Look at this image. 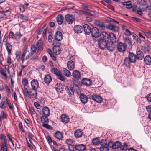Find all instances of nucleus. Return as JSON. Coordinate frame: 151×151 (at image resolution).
<instances>
[{
    "instance_id": "nucleus-12",
    "label": "nucleus",
    "mask_w": 151,
    "mask_h": 151,
    "mask_svg": "<svg viewBox=\"0 0 151 151\" xmlns=\"http://www.w3.org/2000/svg\"><path fill=\"white\" fill-rule=\"evenodd\" d=\"M83 28L84 31L86 34L89 35L91 33V29L88 25L85 24L83 26Z\"/></svg>"
},
{
    "instance_id": "nucleus-13",
    "label": "nucleus",
    "mask_w": 151,
    "mask_h": 151,
    "mask_svg": "<svg viewBox=\"0 0 151 151\" xmlns=\"http://www.w3.org/2000/svg\"><path fill=\"white\" fill-rule=\"evenodd\" d=\"M136 56L137 58L138 59L142 60L144 57V55L142 51L137 50Z\"/></svg>"
},
{
    "instance_id": "nucleus-35",
    "label": "nucleus",
    "mask_w": 151,
    "mask_h": 151,
    "mask_svg": "<svg viewBox=\"0 0 151 151\" xmlns=\"http://www.w3.org/2000/svg\"><path fill=\"white\" fill-rule=\"evenodd\" d=\"M121 143L119 141H117L113 143V149H116L119 147H120Z\"/></svg>"
},
{
    "instance_id": "nucleus-55",
    "label": "nucleus",
    "mask_w": 151,
    "mask_h": 151,
    "mask_svg": "<svg viewBox=\"0 0 151 151\" xmlns=\"http://www.w3.org/2000/svg\"><path fill=\"white\" fill-rule=\"evenodd\" d=\"M145 34L146 37L150 39H151V31L145 32Z\"/></svg>"
},
{
    "instance_id": "nucleus-37",
    "label": "nucleus",
    "mask_w": 151,
    "mask_h": 151,
    "mask_svg": "<svg viewBox=\"0 0 151 151\" xmlns=\"http://www.w3.org/2000/svg\"><path fill=\"white\" fill-rule=\"evenodd\" d=\"M121 3L123 5L127 6L126 8H131L132 6L131 5V2L130 1H129L127 2H122Z\"/></svg>"
},
{
    "instance_id": "nucleus-56",
    "label": "nucleus",
    "mask_w": 151,
    "mask_h": 151,
    "mask_svg": "<svg viewBox=\"0 0 151 151\" xmlns=\"http://www.w3.org/2000/svg\"><path fill=\"white\" fill-rule=\"evenodd\" d=\"M132 34L131 32L128 29H125L124 34L127 36H130Z\"/></svg>"
},
{
    "instance_id": "nucleus-49",
    "label": "nucleus",
    "mask_w": 151,
    "mask_h": 151,
    "mask_svg": "<svg viewBox=\"0 0 151 151\" xmlns=\"http://www.w3.org/2000/svg\"><path fill=\"white\" fill-rule=\"evenodd\" d=\"M100 151H109V148L107 147L102 146L99 148Z\"/></svg>"
},
{
    "instance_id": "nucleus-21",
    "label": "nucleus",
    "mask_w": 151,
    "mask_h": 151,
    "mask_svg": "<svg viewBox=\"0 0 151 151\" xmlns=\"http://www.w3.org/2000/svg\"><path fill=\"white\" fill-rule=\"evenodd\" d=\"M61 119L62 122L66 123L69 122V121L68 116L65 114H62L61 116Z\"/></svg>"
},
{
    "instance_id": "nucleus-22",
    "label": "nucleus",
    "mask_w": 151,
    "mask_h": 151,
    "mask_svg": "<svg viewBox=\"0 0 151 151\" xmlns=\"http://www.w3.org/2000/svg\"><path fill=\"white\" fill-rule=\"evenodd\" d=\"M101 39H105L108 41L109 40V34L105 32H102L100 34Z\"/></svg>"
},
{
    "instance_id": "nucleus-31",
    "label": "nucleus",
    "mask_w": 151,
    "mask_h": 151,
    "mask_svg": "<svg viewBox=\"0 0 151 151\" xmlns=\"http://www.w3.org/2000/svg\"><path fill=\"white\" fill-rule=\"evenodd\" d=\"M60 49V47L59 46H55L53 48L54 52L57 55H58L60 54L61 52Z\"/></svg>"
},
{
    "instance_id": "nucleus-46",
    "label": "nucleus",
    "mask_w": 151,
    "mask_h": 151,
    "mask_svg": "<svg viewBox=\"0 0 151 151\" xmlns=\"http://www.w3.org/2000/svg\"><path fill=\"white\" fill-rule=\"evenodd\" d=\"M19 18L20 19L24 20L25 21H27L28 20V17L26 16H25L23 14H20L19 17Z\"/></svg>"
},
{
    "instance_id": "nucleus-26",
    "label": "nucleus",
    "mask_w": 151,
    "mask_h": 151,
    "mask_svg": "<svg viewBox=\"0 0 151 151\" xmlns=\"http://www.w3.org/2000/svg\"><path fill=\"white\" fill-rule=\"evenodd\" d=\"M5 46L9 55H11V51L12 48V45L9 43H6Z\"/></svg>"
},
{
    "instance_id": "nucleus-29",
    "label": "nucleus",
    "mask_w": 151,
    "mask_h": 151,
    "mask_svg": "<svg viewBox=\"0 0 151 151\" xmlns=\"http://www.w3.org/2000/svg\"><path fill=\"white\" fill-rule=\"evenodd\" d=\"M65 90L68 95L71 96L74 94L73 89L72 88L70 87H66L65 88Z\"/></svg>"
},
{
    "instance_id": "nucleus-40",
    "label": "nucleus",
    "mask_w": 151,
    "mask_h": 151,
    "mask_svg": "<svg viewBox=\"0 0 151 151\" xmlns=\"http://www.w3.org/2000/svg\"><path fill=\"white\" fill-rule=\"evenodd\" d=\"M57 76V78L62 81H64L65 79V78L62 75L61 72H60L59 74H58Z\"/></svg>"
},
{
    "instance_id": "nucleus-54",
    "label": "nucleus",
    "mask_w": 151,
    "mask_h": 151,
    "mask_svg": "<svg viewBox=\"0 0 151 151\" xmlns=\"http://www.w3.org/2000/svg\"><path fill=\"white\" fill-rule=\"evenodd\" d=\"M47 124H42V126L44 127L49 129L52 130V127L50 125H48Z\"/></svg>"
},
{
    "instance_id": "nucleus-11",
    "label": "nucleus",
    "mask_w": 151,
    "mask_h": 151,
    "mask_svg": "<svg viewBox=\"0 0 151 151\" xmlns=\"http://www.w3.org/2000/svg\"><path fill=\"white\" fill-rule=\"evenodd\" d=\"M72 76L76 79L80 78L81 76V75L80 72L78 70H74L72 73Z\"/></svg>"
},
{
    "instance_id": "nucleus-51",
    "label": "nucleus",
    "mask_w": 151,
    "mask_h": 151,
    "mask_svg": "<svg viewBox=\"0 0 151 151\" xmlns=\"http://www.w3.org/2000/svg\"><path fill=\"white\" fill-rule=\"evenodd\" d=\"M6 104L5 101H2L0 103V108L2 109H5L6 108Z\"/></svg>"
},
{
    "instance_id": "nucleus-20",
    "label": "nucleus",
    "mask_w": 151,
    "mask_h": 151,
    "mask_svg": "<svg viewBox=\"0 0 151 151\" xmlns=\"http://www.w3.org/2000/svg\"><path fill=\"white\" fill-rule=\"evenodd\" d=\"M74 32L77 33H80L82 32L83 29L82 27L80 25H76L74 27Z\"/></svg>"
},
{
    "instance_id": "nucleus-5",
    "label": "nucleus",
    "mask_w": 151,
    "mask_h": 151,
    "mask_svg": "<svg viewBox=\"0 0 151 151\" xmlns=\"http://www.w3.org/2000/svg\"><path fill=\"white\" fill-rule=\"evenodd\" d=\"M65 19L67 22L69 24H72L75 21V17L71 14H66L65 16Z\"/></svg>"
},
{
    "instance_id": "nucleus-36",
    "label": "nucleus",
    "mask_w": 151,
    "mask_h": 151,
    "mask_svg": "<svg viewBox=\"0 0 151 151\" xmlns=\"http://www.w3.org/2000/svg\"><path fill=\"white\" fill-rule=\"evenodd\" d=\"M73 82L74 85L78 88H80L82 86L81 83L77 80H74Z\"/></svg>"
},
{
    "instance_id": "nucleus-59",
    "label": "nucleus",
    "mask_w": 151,
    "mask_h": 151,
    "mask_svg": "<svg viewBox=\"0 0 151 151\" xmlns=\"http://www.w3.org/2000/svg\"><path fill=\"white\" fill-rule=\"evenodd\" d=\"M23 93L24 94L28 96L29 91L28 90L27 88H26L24 87L23 90Z\"/></svg>"
},
{
    "instance_id": "nucleus-53",
    "label": "nucleus",
    "mask_w": 151,
    "mask_h": 151,
    "mask_svg": "<svg viewBox=\"0 0 151 151\" xmlns=\"http://www.w3.org/2000/svg\"><path fill=\"white\" fill-rule=\"evenodd\" d=\"M22 83L23 86H26L28 84V80L26 78H24L22 80Z\"/></svg>"
},
{
    "instance_id": "nucleus-63",
    "label": "nucleus",
    "mask_w": 151,
    "mask_h": 151,
    "mask_svg": "<svg viewBox=\"0 0 151 151\" xmlns=\"http://www.w3.org/2000/svg\"><path fill=\"white\" fill-rule=\"evenodd\" d=\"M146 98H147L148 101L151 102V93H150L147 95Z\"/></svg>"
},
{
    "instance_id": "nucleus-18",
    "label": "nucleus",
    "mask_w": 151,
    "mask_h": 151,
    "mask_svg": "<svg viewBox=\"0 0 151 151\" xmlns=\"http://www.w3.org/2000/svg\"><path fill=\"white\" fill-rule=\"evenodd\" d=\"M109 39L112 43H114L116 42V37L115 35L112 33L109 34Z\"/></svg>"
},
{
    "instance_id": "nucleus-44",
    "label": "nucleus",
    "mask_w": 151,
    "mask_h": 151,
    "mask_svg": "<svg viewBox=\"0 0 151 151\" xmlns=\"http://www.w3.org/2000/svg\"><path fill=\"white\" fill-rule=\"evenodd\" d=\"M129 146L127 143H124V145L120 146L121 149L122 150H126L128 149Z\"/></svg>"
},
{
    "instance_id": "nucleus-25",
    "label": "nucleus",
    "mask_w": 151,
    "mask_h": 151,
    "mask_svg": "<svg viewBox=\"0 0 151 151\" xmlns=\"http://www.w3.org/2000/svg\"><path fill=\"white\" fill-rule=\"evenodd\" d=\"M44 79L45 82L47 84H49L52 81V78L49 74L45 75Z\"/></svg>"
},
{
    "instance_id": "nucleus-64",
    "label": "nucleus",
    "mask_w": 151,
    "mask_h": 151,
    "mask_svg": "<svg viewBox=\"0 0 151 151\" xmlns=\"http://www.w3.org/2000/svg\"><path fill=\"white\" fill-rule=\"evenodd\" d=\"M147 111L148 112L151 111V105H149L146 107Z\"/></svg>"
},
{
    "instance_id": "nucleus-19",
    "label": "nucleus",
    "mask_w": 151,
    "mask_h": 151,
    "mask_svg": "<svg viewBox=\"0 0 151 151\" xmlns=\"http://www.w3.org/2000/svg\"><path fill=\"white\" fill-rule=\"evenodd\" d=\"M81 83L83 85L86 86H89L91 84L92 81L90 79L84 78L82 79Z\"/></svg>"
},
{
    "instance_id": "nucleus-7",
    "label": "nucleus",
    "mask_w": 151,
    "mask_h": 151,
    "mask_svg": "<svg viewBox=\"0 0 151 151\" xmlns=\"http://www.w3.org/2000/svg\"><path fill=\"white\" fill-rule=\"evenodd\" d=\"M117 48L119 52H123L125 51L126 46L124 44L119 42L117 44Z\"/></svg>"
},
{
    "instance_id": "nucleus-34",
    "label": "nucleus",
    "mask_w": 151,
    "mask_h": 151,
    "mask_svg": "<svg viewBox=\"0 0 151 151\" xmlns=\"http://www.w3.org/2000/svg\"><path fill=\"white\" fill-rule=\"evenodd\" d=\"M43 42L42 40H40L38 41L36 44V47L38 48V51L42 48V46L43 45Z\"/></svg>"
},
{
    "instance_id": "nucleus-9",
    "label": "nucleus",
    "mask_w": 151,
    "mask_h": 151,
    "mask_svg": "<svg viewBox=\"0 0 151 151\" xmlns=\"http://www.w3.org/2000/svg\"><path fill=\"white\" fill-rule=\"evenodd\" d=\"M79 99L82 103H86L88 101L87 96L85 94L82 93L79 96Z\"/></svg>"
},
{
    "instance_id": "nucleus-58",
    "label": "nucleus",
    "mask_w": 151,
    "mask_h": 151,
    "mask_svg": "<svg viewBox=\"0 0 151 151\" xmlns=\"http://www.w3.org/2000/svg\"><path fill=\"white\" fill-rule=\"evenodd\" d=\"M81 12L84 14H86V15H90L91 16H93V15L91 13L88 12H87V11H82Z\"/></svg>"
},
{
    "instance_id": "nucleus-32",
    "label": "nucleus",
    "mask_w": 151,
    "mask_h": 151,
    "mask_svg": "<svg viewBox=\"0 0 151 151\" xmlns=\"http://www.w3.org/2000/svg\"><path fill=\"white\" fill-rule=\"evenodd\" d=\"M95 24L103 29H104L105 26L104 23L99 21H96L95 22Z\"/></svg>"
},
{
    "instance_id": "nucleus-41",
    "label": "nucleus",
    "mask_w": 151,
    "mask_h": 151,
    "mask_svg": "<svg viewBox=\"0 0 151 151\" xmlns=\"http://www.w3.org/2000/svg\"><path fill=\"white\" fill-rule=\"evenodd\" d=\"M51 71L52 73L55 74L57 76L58 75V74H59L60 72H61L55 68H52L51 70Z\"/></svg>"
},
{
    "instance_id": "nucleus-8",
    "label": "nucleus",
    "mask_w": 151,
    "mask_h": 151,
    "mask_svg": "<svg viewBox=\"0 0 151 151\" xmlns=\"http://www.w3.org/2000/svg\"><path fill=\"white\" fill-rule=\"evenodd\" d=\"M91 97L93 100L98 103H101L102 101V98L98 95L94 94L91 95Z\"/></svg>"
},
{
    "instance_id": "nucleus-16",
    "label": "nucleus",
    "mask_w": 151,
    "mask_h": 151,
    "mask_svg": "<svg viewBox=\"0 0 151 151\" xmlns=\"http://www.w3.org/2000/svg\"><path fill=\"white\" fill-rule=\"evenodd\" d=\"M74 134L75 137L79 138L82 136L83 134V132L81 129H78L75 131Z\"/></svg>"
},
{
    "instance_id": "nucleus-33",
    "label": "nucleus",
    "mask_w": 151,
    "mask_h": 151,
    "mask_svg": "<svg viewBox=\"0 0 151 151\" xmlns=\"http://www.w3.org/2000/svg\"><path fill=\"white\" fill-rule=\"evenodd\" d=\"M47 117L46 116H43L41 117V122L43 124L48 123L49 121Z\"/></svg>"
},
{
    "instance_id": "nucleus-42",
    "label": "nucleus",
    "mask_w": 151,
    "mask_h": 151,
    "mask_svg": "<svg viewBox=\"0 0 151 151\" xmlns=\"http://www.w3.org/2000/svg\"><path fill=\"white\" fill-rule=\"evenodd\" d=\"M6 101L7 104L9 106V109H13V105L12 102L11 101H10L9 100H8L7 99H6Z\"/></svg>"
},
{
    "instance_id": "nucleus-43",
    "label": "nucleus",
    "mask_w": 151,
    "mask_h": 151,
    "mask_svg": "<svg viewBox=\"0 0 151 151\" xmlns=\"http://www.w3.org/2000/svg\"><path fill=\"white\" fill-rule=\"evenodd\" d=\"M92 143L93 145H97L99 144L100 140L98 138H96L92 140Z\"/></svg>"
},
{
    "instance_id": "nucleus-47",
    "label": "nucleus",
    "mask_w": 151,
    "mask_h": 151,
    "mask_svg": "<svg viewBox=\"0 0 151 151\" xmlns=\"http://www.w3.org/2000/svg\"><path fill=\"white\" fill-rule=\"evenodd\" d=\"M72 144L68 145V148L69 150L70 151L76 150V146Z\"/></svg>"
},
{
    "instance_id": "nucleus-45",
    "label": "nucleus",
    "mask_w": 151,
    "mask_h": 151,
    "mask_svg": "<svg viewBox=\"0 0 151 151\" xmlns=\"http://www.w3.org/2000/svg\"><path fill=\"white\" fill-rule=\"evenodd\" d=\"M21 52L20 51H17L15 53L17 61H19L20 59Z\"/></svg>"
},
{
    "instance_id": "nucleus-23",
    "label": "nucleus",
    "mask_w": 151,
    "mask_h": 151,
    "mask_svg": "<svg viewBox=\"0 0 151 151\" xmlns=\"http://www.w3.org/2000/svg\"><path fill=\"white\" fill-rule=\"evenodd\" d=\"M86 147L85 145L83 144L78 145H76V150L84 151Z\"/></svg>"
},
{
    "instance_id": "nucleus-10",
    "label": "nucleus",
    "mask_w": 151,
    "mask_h": 151,
    "mask_svg": "<svg viewBox=\"0 0 151 151\" xmlns=\"http://www.w3.org/2000/svg\"><path fill=\"white\" fill-rule=\"evenodd\" d=\"M31 84L32 88L36 90L38 87V82L35 79L32 80L31 82Z\"/></svg>"
},
{
    "instance_id": "nucleus-15",
    "label": "nucleus",
    "mask_w": 151,
    "mask_h": 151,
    "mask_svg": "<svg viewBox=\"0 0 151 151\" xmlns=\"http://www.w3.org/2000/svg\"><path fill=\"white\" fill-rule=\"evenodd\" d=\"M74 62L70 60L68 61L67 63V67L70 70L74 69L75 67Z\"/></svg>"
},
{
    "instance_id": "nucleus-6",
    "label": "nucleus",
    "mask_w": 151,
    "mask_h": 151,
    "mask_svg": "<svg viewBox=\"0 0 151 151\" xmlns=\"http://www.w3.org/2000/svg\"><path fill=\"white\" fill-rule=\"evenodd\" d=\"M0 13L1 14V18L6 19L10 16L11 12L9 10H7L6 11H0Z\"/></svg>"
},
{
    "instance_id": "nucleus-28",
    "label": "nucleus",
    "mask_w": 151,
    "mask_h": 151,
    "mask_svg": "<svg viewBox=\"0 0 151 151\" xmlns=\"http://www.w3.org/2000/svg\"><path fill=\"white\" fill-rule=\"evenodd\" d=\"M55 137L59 140H61L63 137L62 133L59 131L57 132L55 134Z\"/></svg>"
},
{
    "instance_id": "nucleus-62",
    "label": "nucleus",
    "mask_w": 151,
    "mask_h": 151,
    "mask_svg": "<svg viewBox=\"0 0 151 151\" xmlns=\"http://www.w3.org/2000/svg\"><path fill=\"white\" fill-rule=\"evenodd\" d=\"M1 150L2 151H8L7 146H2Z\"/></svg>"
},
{
    "instance_id": "nucleus-1",
    "label": "nucleus",
    "mask_w": 151,
    "mask_h": 151,
    "mask_svg": "<svg viewBox=\"0 0 151 151\" xmlns=\"http://www.w3.org/2000/svg\"><path fill=\"white\" fill-rule=\"evenodd\" d=\"M136 55L132 52H129L128 57H126L124 60V63L126 66L129 67L130 63H135L137 59Z\"/></svg>"
},
{
    "instance_id": "nucleus-27",
    "label": "nucleus",
    "mask_w": 151,
    "mask_h": 151,
    "mask_svg": "<svg viewBox=\"0 0 151 151\" xmlns=\"http://www.w3.org/2000/svg\"><path fill=\"white\" fill-rule=\"evenodd\" d=\"M42 112L44 116H49L50 110L47 107H44L42 109Z\"/></svg>"
},
{
    "instance_id": "nucleus-2",
    "label": "nucleus",
    "mask_w": 151,
    "mask_h": 151,
    "mask_svg": "<svg viewBox=\"0 0 151 151\" xmlns=\"http://www.w3.org/2000/svg\"><path fill=\"white\" fill-rule=\"evenodd\" d=\"M98 43L99 47L101 49H104L109 44V41L105 39H99L98 41Z\"/></svg>"
},
{
    "instance_id": "nucleus-60",
    "label": "nucleus",
    "mask_w": 151,
    "mask_h": 151,
    "mask_svg": "<svg viewBox=\"0 0 151 151\" xmlns=\"http://www.w3.org/2000/svg\"><path fill=\"white\" fill-rule=\"evenodd\" d=\"M34 105L36 108L38 109H39L40 107V104L37 102H35L34 103Z\"/></svg>"
},
{
    "instance_id": "nucleus-50",
    "label": "nucleus",
    "mask_w": 151,
    "mask_h": 151,
    "mask_svg": "<svg viewBox=\"0 0 151 151\" xmlns=\"http://www.w3.org/2000/svg\"><path fill=\"white\" fill-rule=\"evenodd\" d=\"M100 142L99 144L103 146H105L107 144V141L106 139H102L101 140H100Z\"/></svg>"
},
{
    "instance_id": "nucleus-24",
    "label": "nucleus",
    "mask_w": 151,
    "mask_h": 151,
    "mask_svg": "<svg viewBox=\"0 0 151 151\" xmlns=\"http://www.w3.org/2000/svg\"><path fill=\"white\" fill-rule=\"evenodd\" d=\"M144 61L147 65H151V57L149 55L146 56L144 58Z\"/></svg>"
},
{
    "instance_id": "nucleus-3",
    "label": "nucleus",
    "mask_w": 151,
    "mask_h": 151,
    "mask_svg": "<svg viewBox=\"0 0 151 151\" xmlns=\"http://www.w3.org/2000/svg\"><path fill=\"white\" fill-rule=\"evenodd\" d=\"M91 33L93 40H94L96 38H97L99 36V30L96 27H93L92 28Z\"/></svg>"
},
{
    "instance_id": "nucleus-39",
    "label": "nucleus",
    "mask_w": 151,
    "mask_h": 151,
    "mask_svg": "<svg viewBox=\"0 0 151 151\" xmlns=\"http://www.w3.org/2000/svg\"><path fill=\"white\" fill-rule=\"evenodd\" d=\"M63 74L67 77H70L71 76L70 72L66 69L64 68L63 70Z\"/></svg>"
},
{
    "instance_id": "nucleus-17",
    "label": "nucleus",
    "mask_w": 151,
    "mask_h": 151,
    "mask_svg": "<svg viewBox=\"0 0 151 151\" xmlns=\"http://www.w3.org/2000/svg\"><path fill=\"white\" fill-rule=\"evenodd\" d=\"M55 39L58 41H61L62 39V34L61 32L57 31L55 35Z\"/></svg>"
},
{
    "instance_id": "nucleus-48",
    "label": "nucleus",
    "mask_w": 151,
    "mask_h": 151,
    "mask_svg": "<svg viewBox=\"0 0 151 151\" xmlns=\"http://www.w3.org/2000/svg\"><path fill=\"white\" fill-rule=\"evenodd\" d=\"M75 141L71 139H68L66 140L65 142L68 145L72 144H74Z\"/></svg>"
},
{
    "instance_id": "nucleus-38",
    "label": "nucleus",
    "mask_w": 151,
    "mask_h": 151,
    "mask_svg": "<svg viewBox=\"0 0 151 151\" xmlns=\"http://www.w3.org/2000/svg\"><path fill=\"white\" fill-rule=\"evenodd\" d=\"M37 50H38V48L35 45H31L30 52L32 54H34ZM37 51L38 52V51Z\"/></svg>"
},
{
    "instance_id": "nucleus-57",
    "label": "nucleus",
    "mask_w": 151,
    "mask_h": 151,
    "mask_svg": "<svg viewBox=\"0 0 151 151\" xmlns=\"http://www.w3.org/2000/svg\"><path fill=\"white\" fill-rule=\"evenodd\" d=\"M110 45V44H108V46L106 47H107L108 50H109L110 51H112L114 50V48L112 45Z\"/></svg>"
},
{
    "instance_id": "nucleus-14",
    "label": "nucleus",
    "mask_w": 151,
    "mask_h": 151,
    "mask_svg": "<svg viewBox=\"0 0 151 151\" xmlns=\"http://www.w3.org/2000/svg\"><path fill=\"white\" fill-rule=\"evenodd\" d=\"M107 28L114 32H118L119 29V28L118 27L112 24H109L107 25Z\"/></svg>"
},
{
    "instance_id": "nucleus-30",
    "label": "nucleus",
    "mask_w": 151,
    "mask_h": 151,
    "mask_svg": "<svg viewBox=\"0 0 151 151\" xmlns=\"http://www.w3.org/2000/svg\"><path fill=\"white\" fill-rule=\"evenodd\" d=\"M57 21L59 25H61L63 22V17L62 15H58L56 18Z\"/></svg>"
},
{
    "instance_id": "nucleus-61",
    "label": "nucleus",
    "mask_w": 151,
    "mask_h": 151,
    "mask_svg": "<svg viewBox=\"0 0 151 151\" xmlns=\"http://www.w3.org/2000/svg\"><path fill=\"white\" fill-rule=\"evenodd\" d=\"M14 37V34L12 31H10L9 35V38H13Z\"/></svg>"
},
{
    "instance_id": "nucleus-4",
    "label": "nucleus",
    "mask_w": 151,
    "mask_h": 151,
    "mask_svg": "<svg viewBox=\"0 0 151 151\" xmlns=\"http://www.w3.org/2000/svg\"><path fill=\"white\" fill-rule=\"evenodd\" d=\"M37 96V91L36 90L33 88L30 89L29 90L28 97L29 98H36Z\"/></svg>"
},
{
    "instance_id": "nucleus-52",
    "label": "nucleus",
    "mask_w": 151,
    "mask_h": 151,
    "mask_svg": "<svg viewBox=\"0 0 151 151\" xmlns=\"http://www.w3.org/2000/svg\"><path fill=\"white\" fill-rule=\"evenodd\" d=\"M26 50H24L23 52V54L21 56V59L22 61V62H23L25 59V56L26 55Z\"/></svg>"
}]
</instances>
